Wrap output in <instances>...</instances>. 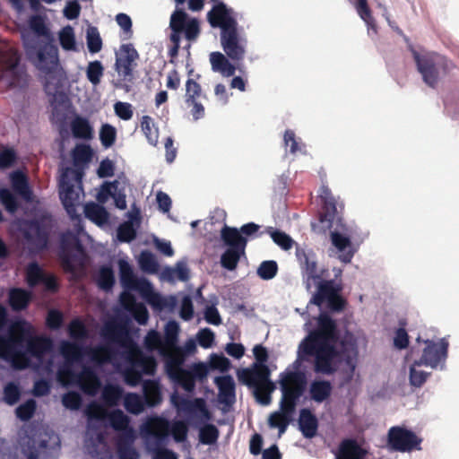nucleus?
Segmentation results:
<instances>
[{"label":"nucleus","mask_w":459,"mask_h":459,"mask_svg":"<svg viewBox=\"0 0 459 459\" xmlns=\"http://www.w3.org/2000/svg\"><path fill=\"white\" fill-rule=\"evenodd\" d=\"M358 354L353 333L347 331L341 337L335 320L326 313L319 314L316 326L298 347V359L309 361L313 358L314 372L325 376L335 374L342 361L353 371Z\"/></svg>","instance_id":"nucleus-1"},{"label":"nucleus","mask_w":459,"mask_h":459,"mask_svg":"<svg viewBox=\"0 0 459 459\" xmlns=\"http://www.w3.org/2000/svg\"><path fill=\"white\" fill-rule=\"evenodd\" d=\"M207 21L211 27L220 28L221 45L226 56L233 62L242 61L247 52V39L239 31L233 9L224 3L213 4L207 13Z\"/></svg>","instance_id":"nucleus-2"},{"label":"nucleus","mask_w":459,"mask_h":459,"mask_svg":"<svg viewBox=\"0 0 459 459\" xmlns=\"http://www.w3.org/2000/svg\"><path fill=\"white\" fill-rule=\"evenodd\" d=\"M27 55L35 59L37 68L45 74L44 90L48 95L55 96L63 87L64 71L60 67L58 49L50 41L39 46L25 43Z\"/></svg>","instance_id":"nucleus-3"},{"label":"nucleus","mask_w":459,"mask_h":459,"mask_svg":"<svg viewBox=\"0 0 459 459\" xmlns=\"http://www.w3.org/2000/svg\"><path fill=\"white\" fill-rule=\"evenodd\" d=\"M30 334V325L25 320L14 322L6 334H0V359L16 369H23L29 359L23 351L24 342Z\"/></svg>","instance_id":"nucleus-4"},{"label":"nucleus","mask_w":459,"mask_h":459,"mask_svg":"<svg viewBox=\"0 0 459 459\" xmlns=\"http://www.w3.org/2000/svg\"><path fill=\"white\" fill-rule=\"evenodd\" d=\"M412 56L423 82L431 88H435L440 78L448 74L454 68V64L450 60L437 53L420 55L412 50Z\"/></svg>","instance_id":"nucleus-5"},{"label":"nucleus","mask_w":459,"mask_h":459,"mask_svg":"<svg viewBox=\"0 0 459 459\" xmlns=\"http://www.w3.org/2000/svg\"><path fill=\"white\" fill-rule=\"evenodd\" d=\"M169 28L171 30L169 39L173 43L169 51L171 58L176 57L178 54L182 33L185 34L186 39L189 41L196 40L200 34L199 21L196 18H189L187 13L182 9H176L172 13Z\"/></svg>","instance_id":"nucleus-6"},{"label":"nucleus","mask_w":459,"mask_h":459,"mask_svg":"<svg viewBox=\"0 0 459 459\" xmlns=\"http://www.w3.org/2000/svg\"><path fill=\"white\" fill-rule=\"evenodd\" d=\"M221 238L227 247L221 255V265L234 271L242 256L246 254L247 239L239 234L237 228L225 225L221 230Z\"/></svg>","instance_id":"nucleus-7"},{"label":"nucleus","mask_w":459,"mask_h":459,"mask_svg":"<svg viewBox=\"0 0 459 459\" xmlns=\"http://www.w3.org/2000/svg\"><path fill=\"white\" fill-rule=\"evenodd\" d=\"M119 274L120 282L127 290L138 291L152 307L161 308L164 302L161 297L153 291L152 283L145 278H137L131 265L125 260H120Z\"/></svg>","instance_id":"nucleus-8"},{"label":"nucleus","mask_w":459,"mask_h":459,"mask_svg":"<svg viewBox=\"0 0 459 459\" xmlns=\"http://www.w3.org/2000/svg\"><path fill=\"white\" fill-rule=\"evenodd\" d=\"M51 230L50 220L47 216L24 221L22 233L31 253H40L47 249Z\"/></svg>","instance_id":"nucleus-9"},{"label":"nucleus","mask_w":459,"mask_h":459,"mask_svg":"<svg viewBox=\"0 0 459 459\" xmlns=\"http://www.w3.org/2000/svg\"><path fill=\"white\" fill-rule=\"evenodd\" d=\"M307 377L303 372L285 370L279 376V385L281 392V403L284 408L296 409L299 398L307 388Z\"/></svg>","instance_id":"nucleus-10"},{"label":"nucleus","mask_w":459,"mask_h":459,"mask_svg":"<svg viewBox=\"0 0 459 459\" xmlns=\"http://www.w3.org/2000/svg\"><path fill=\"white\" fill-rule=\"evenodd\" d=\"M423 439L403 426L391 427L386 435V448L390 452L411 453L421 450Z\"/></svg>","instance_id":"nucleus-11"},{"label":"nucleus","mask_w":459,"mask_h":459,"mask_svg":"<svg viewBox=\"0 0 459 459\" xmlns=\"http://www.w3.org/2000/svg\"><path fill=\"white\" fill-rule=\"evenodd\" d=\"M60 260L64 270L74 273L77 266L84 264V249L79 238L68 231L61 236Z\"/></svg>","instance_id":"nucleus-12"},{"label":"nucleus","mask_w":459,"mask_h":459,"mask_svg":"<svg viewBox=\"0 0 459 459\" xmlns=\"http://www.w3.org/2000/svg\"><path fill=\"white\" fill-rule=\"evenodd\" d=\"M296 258L299 264L301 275L306 288L309 290L312 283L323 279L325 270L319 269L316 253L296 244Z\"/></svg>","instance_id":"nucleus-13"},{"label":"nucleus","mask_w":459,"mask_h":459,"mask_svg":"<svg viewBox=\"0 0 459 459\" xmlns=\"http://www.w3.org/2000/svg\"><path fill=\"white\" fill-rule=\"evenodd\" d=\"M208 372V367L204 363L199 362L194 363L188 369L182 368L168 377L185 391L192 392L195 387V381H204L207 377Z\"/></svg>","instance_id":"nucleus-14"},{"label":"nucleus","mask_w":459,"mask_h":459,"mask_svg":"<svg viewBox=\"0 0 459 459\" xmlns=\"http://www.w3.org/2000/svg\"><path fill=\"white\" fill-rule=\"evenodd\" d=\"M25 280L30 288L42 284L45 290L50 293H56L59 290L56 276L53 273H47L36 262L28 264L25 271Z\"/></svg>","instance_id":"nucleus-15"},{"label":"nucleus","mask_w":459,"mask_h":459,"mask_svg":"<svg viewBox=\"0 0 459 459\" xmlns=\"http://www.w3.org/2000/svg\"><path fill=\"white\" fill-rule=\"evenodd\" d=\"M426 347L423 349L420 359L415 360V365L429 366L436 368L440 363H444L447 357L448 342L442 338L439 342L424 341Z\"/></svg>","instance_id":"nucleus-16"},{"label":"nucleus","mask_w":459,"mask_h":459,"mask_svg":"<svg viewBox=\"0 0 459 459\" xmlns=\"http://www.w3.org/2000/svg\"><path fill=\"white\" fill-rule=\"evenodd\" d=\"M126 359L128 364L135 366L142 375L153 376L157 368V361L152 356H146L134 343H130L126 352Z\"/></svg>","instance_id":"nucleus-17"},{"label":"nucleus","mask_w":459,"mask_h":459,"mask_svg":"<svg viewBox=\"0 0 459 459\" xmlns=\"http://www.w3.org/2000/svg\"><path fill=\"white\" fill-rule=\"evenodd\" d=\"M1 59L4 75L12 77L11 84H20L26 73L19 67L21 56L18 50L13 48H8L3 52Z\"/></svg>","instance_id":"nucleus-18"},{"label":"nucleus","mask_w":459,"mask_h":459,"mask_svg":"<svg viewBox=\"0 0 459 459\" xmlns=\"http://www.w3.org/2000/svg\"><path fill=\"white\" fill-rule=\"evenodd\" d=\"M139 57L136 49L131 44H124L117 53L115 69L124 79L132 75L134 63Z\"/></svg>","instance_id":"nucleus-19"},{"label":"nucleus","mask_w":459,"mask_h":459,"mask_svg":"<svg viewBox=\"0 0 459 459\" xmlns=\"http://www.w3.org/2000/svg\"><path fill=\"white\" fill-rule=\"evenodd\" d=\"M271 370L267 365L253 364L251 368L238 372V380L248 387L270 380Z\"/></svg>","instance_id":"nucleus-20"},{"label":"nucleus","mask_w":459,"mask_h":459,"mask_svg":"<svg viewBox=\"0 0 459 459\" xmlns=\"http://www.w3.org/2000/svg\"><path fill=\"white\" fill-rule=\"evenodd\" d=\"M319 197L322 202L319 220L321 222H327L329 223V226H331L332 222L339 213L338 203L331 190L326 186H322L320 187Z\"/></svg>","instance_id":"nucleus-21"},{"label":"nucleus","mask_w":459,"mask_h":459,"mask_svg":"<svg viewBox=\"0 0 459 459\" xmlns=\"http://www.w3.org/2000/svg\"><path fill=\"white\" fill-rule=\"evenodd\" d=\"M368 451L354 438H344L339 446L335 459H366Z\"/></svg>","instance_id":"nucleus-22"},{"label":"nucleus","mask_w":459,"mask_h":459,"mask_svg":"<svg viewBox=\"0 0 459 459\" xmlns=\"http://www.w3.org/2000/svg\"><path fill=\"white\" fill-rule=\"evenodd\" d=\"M316 283H317V290L313 295L311 302L318 307L342 290V285L336 283L333 280L325 281L321 279Z\"/></svg>","instance_id":"nucleus-23"},{"label":"nucleus","mask_w":459,"mask_h":459,"mask_svg":"<svg viewBox=\"0 0 459 459\" xmlns=\"http://www.w3.org/2000/svg\"><path fill=\"white\" fill-rule=\"evenodd\" d=\"M134 431L129 430L117 436L116 446L119 459H139V453L133 446Z\"/></svg>","instance_id":"nucleus-24"},{"label":"nucleus","mask_w":459,"mask_h":459,"mask_svg":"<svg viewBox=\"0 0 459 459\" xmlns=\"http://www.w3.org/2000/svg\"><path fill=\"white\" fill-rule=\"evenodd\" d=\"M161 355L165 359V370L168 376L182 368L186 359V354L179 346L161 350Z\"/></svg>","instance_id":"nucleus-25"},{"label":"nucleus","mask_w":459,"mask_h":459,"mask_svg":"<svg viewBox=\"0 0 459 459\" xmlns=\"http://www.w3.org/2000/svg\"><path fill=\"white\" fill-rule=\"evenodd\" d=\"M215 384L218 386L219 402L227 406H230L235 402V382L231 376L217 377Z\"/></svg>","instance_id":"nucleus-26"},{"label":"nucleus","mask_w":459,"mask_h":459,"mask_svg":"<svg viewBox=\"0 0 459 459\" xmlns=\"http://www.w3.org/2000/svg\"><path fill=\"white\" fill-rule=\"evenodd\" d=\"M78 383L83 393L95 395L101 386V382L95 371L84 367L78 376Z\"/></svg>","instance_id":"nucleus-27"},{"label":"nucleus","mask_w":459,"mask_h":459,"mask_svg":"<svg viewBox=\"0 0 459 459\" xmlns=\"http://www.w3.org/2000/svg\"><path fill=\"white\" fill-rule=\"evenodd\" d=\"M147 407L158 406L162 402L161 386L156 379L143 381V396Z\"/></svg>","instance_id":"nucleus-28"},{"label":"nucleus","mask_w":459,"mask_h":459,"mask_svg":"<svg viewBox=\"0 0 459 459\" xmlns=\"http://www.w3.org/2000/svg\"><path fill=\"white\" fill-rule=\"evenodd\" d=\"M331 240L333 245L340 252L339 259L345 264L350 263L355 253L350 238L339 232L333 231L331 232Z\"/></svg>","instance_id":"nucleus-29"},{"label":"nucleus","mask_w":459,"mask_h":459,"mask_svg":"<svg viewBox=\"0 0 459 459\" xmlns=\"http://www.w3.org/2000/svg\"><path fill=\"white\" fill-rule=\"evenodd\" d=\"M32 293L22 288H12L8 293V302L13 311H22L28 307Z\"/></svg>","instance_id":"nucleus-30"},{"label":"nucleus","mask_w":459,"mask_h":459,"mask_svg":"<svg viewBox=\"0 0 459 459\" xmlns=\"http://www.w3.org/2000/svg\"><path fill=\"white\" fill-rule=\"evenodd\" d=\"M25 342L27 352L36 358L42 357L52 348V341L45 336H32L30 333Z\"/></svg>","instance_id":"nucleus-31"},{"label":"nucleus","mask_w":459,"mask_h":459,"mask_svg":"<svg viewBox=\"0 0 459 459\" xmlns=\"http://www.w3.org/2000/svg\"><path fill=\"white\" fill-rule=\"evenodd\" d=\"M299 426L305 437L312 438L316 435L318 420L310 410L302 409L299 411Z\"/></svg>","instance_id":"nucleus-32"},{"label":"nucleus","mask_w":459,"mask_h":459,"mask_svg":"<svg viewBox=\"0 0 459 459\" xmlns=\"http://www.w3.org/2000/svg\"><path fill=\"white\" fill-rule=\"evenodd\" d=\"M230 58L221 52H212L210 54V63L213 72L221 73L223 76L230 77L234 75L236 67L229 60Z\"/></svg>","instance_id":"nucleus-33"},{"label":"nucleus","mask_w":459,"mask_h":459,"mask_svg":"<svg viewBox=\"0 0 459 459\" xmlns=\"http://www.w3.org/2000/svg\"><path fill=\"white\" fill-rule=\"evenodd\" d=\"M60 353L68 364L82 360L87 348L74 342L63 341L60 343Z\"/></svg>","instance_id":"nucleus-34"},{"label":"nucleus","mask_w":459,"mask_h":459,"mask_svg":"<svg viewBox=\"0 0 459 459\" xmlns=\"http://www.w3.org/2000/svg\"><path fill=\"white\" fill-rule=\"evenodd\" d=\"M294 411L295 409H286L284 408L283 403H280V411L272 413L269 418L270 426L272 428H278L280 434L284 433L288 425L291 421Z\"/></svg>","instance_id":"nucleus-35"},{"label":"nucleus","mask_w":459,"mask_h":459,"mask_svg":"<svg viewBox=\"0 0 459 459\" xmlns=\"http://www.w3.org/2000/svg\"><path fill=\"white\" fill-rule=\"evenodd\" d=\"M73 136L76 139L91 140L93 137V128L89 120L81 116H75L70 124Z\"/></svg>","instance_id":"nucleus-36"},{"label":"nucleus","mask_w":459,"mask_h":459,"mask_svg":"<svg viewBox=\"0 0 459 459\" xmlns=\"http://www.w3.org/2000/svg\"><path fill=\"white\" fill-rule=\"evenodd\" d=\"M11 181L13 189L17 195L27 202L32 200V191L29 186L27 177L22 172H13L11 176Z\"/></svg>","instance_id":"nucleus-37"},{"label":"nucleus","mask_w":459,"mask_h":459,"mask_svg":"<svg viewBox=\"0 0 459 459\" xmlns=\"http://www.w3.org/2000/svg\"><path fill=\"white\" fill-rule=\"evenodd\" d=\"M146 435L161 441L168 435V422L159 417L151 418L143 427Z\"/></svg>","instance_id":"nucleus-38"},{"label":"nucleus","mask_w":459,"mask_h":459,"mask_svg":"<svg viewBox=\"0 0 459 459\" xmlns=\"http://www.w3.org/2000/svg\"><path fill=\"white\" fill-rule=\"evenodd\" d=\"M333 386L328 380H314L309 386L310 398L316 403H323L332 394Z\"/></svg>","instance_id":"nucleus-39"},{"label":"nucleus","mask_w":459,"mask_h":459,"mask_svg":"<svg viewBox=\"0 0 459 459\" xmlns=\"http://www.w3.org/2000/svg\"><path fill=\"white\" fill-rule=\"evenodd\" d=\"M60 200L68 212L74 211L75 204L79 199V194L74 190L73 184L63 179L60 183Z\"/></svg>","instance_id":"nucleus-40"},{"label":"nucleus","mask_w":459,"mask_h":459,"mask_svg":"<svg viewBox=\"0 0 459 459\" xmlns=\"http://www.w3.org/2000/svg\"><path fill=\"white\" fill-rule=\"evenodd\" d=\"M124 398V389L115 384H107L101 392V400L108 407L117 406Z\"/></svg>","instance_id":"nucleus-41"},{"label":"nucleus","mask_w":459,"mask_h":459,"mask_svg":"<svg viewBox=\"0 0 459 459\" xmlns=\"http://www.w3.org/2000/svg\"><path fill=\"white\" fill-rule=\"evenodd\" d=\"M84 213L86 218L99 226L107 223L109 217L106 208L96 203L87 204L84 208Z\"/></svg>","instance_id":"nucleus-42"},{"label":"nucleus","mask_w":459,"mask_h":459,"mask_svg":"<svg viewBox=\"0 0 459 459\" xmlns=\"http://www.w3.org/2000/svg\"><path fill=\"white\" fill-rule=\"evenodd\" d=\"M91 359L99 364L110 362L116 355V350L109 345H100L88 349Z\"/></svg>","instance_id":"nucleus-43"},{"label":"nucleus","mask_w":459,"mask_h":459,"mask_svg":"<svg viewBox=\"0 0 459 459\" xmlns=\"http://www.w3.org/2000/svg\"><path fill=\"white\" fill-rule=\"evenodd\" d=\"M179 410L188 413L200 412L205 418L210 417L209 411L206 408L205 401L203 398H195L194 400L182 399L178 404Z\"/></svg>","instance_id":"nucleus-44"},{"label":"nucleus","mask_w":459,"mask_h":459,"mask_svg":"<svg viewBox=\"0 0 459 459\" xmlns=\"http://www.w3.org/2000/svg\"><path fill=\"white\" fill-rule=\"evenodd\" d=\"M251 388H253L254 396L259 403L263 405L270 404L272 401L271 394L275 390V385L271 379Z\"/></svg>","instance_id":"nucleus-45"},{"label":"nucleus","mask_w":459,"mask_h":459,"mask_svg":"<svg viewBox=\"0 0 459 459\" xmlns=\"http://www.w3.org/2000/svg\"><path fill=\"white\" fill-rule=\"evenodd\" d=\"M109 425L117 431L125 433L126 431L133 430L129 427V418L121 410L116 409L108 413Z\"/></svg>","instance_id":"nucleus-46"},{"label":"nucleus","mask_w":459,"mask_h":459,"mask_svg":"<svg viewBox=\"0 0 459 459\" xmlns=\"http://www.w3.org/2000/svg\"><path fill=\"white\" fill-rule=\"evenodd\" d=\"M123 399L126 410L131 414L138 415L142 413L146 407L143 398L136 393H127L124 395Z\"/></svg>","instance_id":"nucleus-47"},{"label":"nucleus","mask_w":459,"mask_h":459,"mask_svg":"<svg viewBox=\"0 0 459 459\" xmlns=\"http://www.w3.org/2000/svg\"><path fill=\"white\" fill-rule=\"evenodd\" d=\"M267 233L270 235L273 242L278 245L281 249L288 251L297 243L284 231L275 230L272 227L267 229Z\"/></svg>","instance_id":"nucleus-48"},{"label":"nucleus","mask_w":459,"mask_h":459,"mask_svg":"<svg viewBox=\"0 0 459 459\" xmlns=\"http://www.w3.org/2000/svg\"><path fill=\"white\" fill-rule=\"evenodd\" d=\"M71 339L75 341L85 340L89 336V331L83 321L80 318L73 319L67 327Z\"/></svg>","instance_id":"nucleus-49"},{"label":"nucleus","mask_w":459,"mask_h":459,"mask_svg":"<svg viewBox=\"0 0 459 459\" xmlns=\"http://www.w3.org/2000/svg\"><path fill=\"white\" fill-rule=\"evenodd\" d=\"M141 129L144 134L148 143L156 146L159 140V130L154 126L152 118L149 116H143L141 120Z\"/></svg>","instance_id":"nucleus-50"},{"label":"nucleus","mask_w":459,"mask_h":459,"mask_svg":"<svg viewBox=\"0 0 459 459\" xmlns=\"http://www.w3.org/2000/svg\"><path fill=\"white\" fill-rule=\"evenodd\" d=\"M97 284L100 289L108 291L115 284V275L112 268L108 265L100 267L97 278Z\"/></svg>","instance_id":"nucleus-51"},{"label":"nucleus","mask_w":459,"mask_h":459,"mask_svg":"<svg viewBox=\"0 0 459 459\" xmlns=\"http://www.w3.org/2000/svg\"><path fill=\"white\" fill-rule=\"evenodd\" d=\"M103 75L104 66L100 61L95 60L88 64L86 67V77L93 86H97L100 83Z\"/></svg>","instance_id":"nucleus-52"},{"label":"nucleus","mask_w":459,"mask_h":459,"mask_svg":"<svg viewBox=\"0 0 459 459\" xmlns=\"http://www.w3.org/2000/svg\"><path fill=\"white\" fill-rule=\"evenodd\" d=\"M22 395V391L18 384L8 382L3 390L4 402L8 405H14L18 403Z\"/></svg>","instance_id":"nucleus-53"},{"label":"nucleus","mask_w":459,"mask_h":459,"mask_svg":"<svg viewBox=\"0 0 459 459\" xmlns=\"http://www.w3.org/2000/svg\"><path fill=\"white\" fill-rule=\"evenodd\" d=\"M36 409V401L34 399H28L15 409V414L22 421H28L34 416Z\"/></svg>","instance_id":"nucleus-54"},{"label":"nucleus","mask_w":459,"mask_h":459,"mask_svg":"<svg viewBox=\"0 0 459 459\" xmlns=\"http://www.w3.org/2000/svg\"><path fill=\"white\" fill-rule=\"evenodd\" d=\"M87 47L91 53H98L102 48V39L97 27L90 26L86 33Z\"/></svg>","instance_id":"nucleus-55"},{"label":"nucleus","mask_w":459,"mask_h":459,"mask_svg":"<svg viewBox=\"0 0 459 459\" xmlns=\"http://www.w3.org/2000/svg\"><path fill=\"white\" fill-rule=\"evenodd\" d=\"M278 273V264L273 260L263 261L257 268V275L264 281L272 280Z\"/></svg>","instance_id":"nucleus-56"},{"label":"nucleus","mask_w":459,"mask_h":459,"mask_svg":"<svg viewBox=\"0 0 459 459\" xmlns=\"http://www.w3.org/2000/svg\"><path fill=\"white\" fill-rule=\"evenodd\" d=\"M30 28L37 36L46 37L48 41L51 42V37L44 18L40 15H32L29 20Z\"/></svg>","instance_id":"nucleus-57"},{"label":"nucleus","mask_w":459,"mask_h":459,"mask_svg":"<svg viewBox=\"0 0 459 459\" xmlns=\"http://www.w3.org/2000/svg\"><path fill=\"white\" fill-rule=\"evenodd\" d=\"M219 437V430L213 424H206L200 429L199 440L204 445H212Z\"/></svg>","instance_id":"nucleus-58"},{"label":"nucleus","mask_w":459,"mask_h":459,"mask_svg":"<svg viewBox=\"0 0 459 459\" xmlns=\"http://www.w3.org/2000/svg\"><path fill=\"white\" fill-rule=\"evenodd\" d=\"M201 97L206 98V96L203 94L201 85L194 79H187L186 82L185 102H193L195 100H199Z\"/></svg>","instance_id":"nucleus-59"},{"label":"nucleus","mask_w":459,"mask_h":459,"mask_svg":"<svg viewBox=\"0 0 459 459\" xmlns=\"http://www.w3.org/2000/svg\"><path fill=\"white\" fill-rule=\"evenodd\" d=\"M178 325L175 321H169L165 326L163 343L165 348H175L178 342Z\"/></svg>","instance_id":"nucleus-60"},{"label":"nucleus","mask_w":459,"mask_h":459,"mask_svg":"<svg viewBox=\"0 0 459 459\" xmlns=\"http://www.w3.org/2000/svg\"><path fill=\"white\" fill-rule=\"evenodd\" d=\"M139 264L143 271L150 273H156L159 268L155 256L149 251H143L140 254Z\"/></svg>","instance_id":"nucleus-61"},{"label":"nucleus","mask_w":459,"mask_h":459,"mask_svg":"<svg viewBox=\"0 0 459 459\" xmlns=\"http://www.w3.org/2000/svg\"><path fill=\"white\" fill-rule=\"evenodd\" d=\"M59 42L65 50L75 49V36L74 29L71 26H65L59 33Z\"/></svg>","instance_id":"nucleus-62"},{"label":"nucleus","mask_w":459,"mask_h":459,"mask_svg":"<svg viewBox=\"0 0 459 459\" xmlns=\"http://www.w3.org/2000/svg\"><path fill=\"white\" fill-rule=\"evenodd\" d=\"M117 131L113 126L109 124H104L101 126L100 130V140L105 148L111 147L115 143Z\"/></svg>","instance_id":"nucleus-63"},{"label":"nucleus","mask_w":459,"mask_h":459,"mask_svg":"<svg viewBox=\"0 0 459 459\" xmlns=\"http://www.w3.org/2000/svg\"><path fill=\"white\" fill-rule=\"evenodd\" d=\"M124 334L122 327L116 322H108L101 331V335L110 341L118 342Z\"/></svg>","instance_id":"nucleus-64"}]
</instances>
